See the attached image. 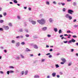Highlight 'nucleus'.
I'll return each instance as SVG.
<instances>
[{"label": "nucleus", "mask_w": 78, "mask_h": 78, "mask_svg": "<svg viewBox=\"0 0 78 78\" xmlns=\"http://www.w3.org/2000/svg\"><path fill=\"white\" fill-rule=\"evenodd\" d=\"M37 22L41 25H44L45 23V20L43 19H41V20H37Z\"/></svg>", "instance_id": "obj_1"}, {"label": "nucleus", "mask_w": 78, "mask_h": 78, "mask_svg": "<svg viewBox=\"0 0 78 78\" xmlns=\"http://www.w3.org/2000/svg\"><path fill=\"white\" fill-rule=\"evenodd\" d=\"M65 17L67 19H69V20H72V17L70 16V14H67L65 15Z\"/></svg>", "instance_id": "obj_2"}, {"label": "nucleus", "mask_w": 78, "mask_h": 78, "mask_svg": "<svg viewBox=\"0 0 78 78\" xmlns=\"http://www.w3.org/2000/svg\"><path fill=\"white\" fill-rule=\"evenodd\" d=\"M74 12L71 9H69L68 10V13L70 14H72V13H73Z\"/></svg>", "instance_id": "obj_3"}, {"label": "nucleus", "mask_w": 78, "mask_h": 78, "mask_svg": "<svg viewBox=\"0 0 78 78\" xmlns=\"http://www.w3.org/2000/svg\"><path fill=\"white\" fill-rule=\"evenodd\" d=\"M76 41L73 38L71 40H70L68 42V44H70L71 42H75V41Z\"/></svg>", "instance_id": "obj_4"}, {"label": "nucleus", "mask_w": 78, "mask_h": 78, "mask_svg": "<svg viewBox=\"0 0 78 78\" xmlns=\"http://www.w3.org/2000/svg\"><path fill=\"white\" fill-rule=\"evenodd\" d=\"M29 21L30 22L32 23L33 25H35V24L36 23V21H34L33 20H29Z\"/></svg>", "instance_id": "obj_5"}, {"label": "nucleus", "mask_w": 78, "mask_h": 78, "mask_svg": "<svg viewBox=\"0 0 78 78\" xmlns=\"http://www.w3.org/2000/svg\"><path fill=\"white\" fill-rule=\"evenodd\" d=\"M61 60L62 61L64 62H66V58H61Z\"/></svg>", "instance_id": "obj_6"}, {"label": "nucleus", "mask_w": 78, "mask_h": 78, "mask_svg": "<svg viewBox=\"0 0 78 78\" xmlns=\"http://www.w3.org/2000/svg\"><path fill=\"white\" fill-rule=\"evenodd\" d=\"M4 28L5 30H9V27L8 26L4 27Z\"/></svg>", "instance_id": "obj_7"}, {"label": "nucleus", "mask_w": 78, "mask_h": 78, "mask_svg": "<svg viewBox=\"0 0 78 78\" xmlns=\"http://www.w3.org/2000/svg\"><path fill=\"white\" fill-rule=\"evenodd\" d=\"M49 20L50 23H51L52 22H53V19L51 18L49 19Z\"/></svg>", "instance_id": "obj_8"}, {"label": "nucleus", "mask_w": 78, "mask_h": 78, "mask_svg": "<svg viewBox=\"0 0 78 78\" xmlns=\"http://www.w3.org/2000/svg\"><path fill=\"white\" fill-rule=\"evenodd\" d=\"M52 76L53 77H55L56 76V73H53L52 74Z\"/></svg>", "instance_id": "obj_9"}, {"label": "nucleus", "mask_w": 78, "mask_h": 78, "mask_svg": "<svg viewBox=\"0 0 78 78\" xmlns=\"http://www.w3.org/2000/svg\"><path fill=\"white\" fill-rule=\"evenodd\" d=\"M34 48H35L36 49H37L38 48V47L36 45H35L34 46Z\"/></svg>", "instance_id": "obj_10"}, {"label": "nucleus", "mask_w": 78, "mask_h": 78, "mask_svg": "<svg viewBox=\"0 0 78 78\" xmlns=\"http://www.w3.org/2000/svg\"><path fill=\"white\" fill-rule=\"evenodd\" d=\"M42 30L43 31H45V30H47V27H43L42 29Z\"/></svg>", "instance_id": "obj_11"}, {"label": "nucleus", "mask_w": 78, "mask_h": 78, "mask_svg": "<svg viewBox=\"0 0 78 78\" xmlns=\"http://www.w3.org/2000/svg\"><path fill=\"white\" fill-rule=\"evenodd\" d=\"M19 45H20L19 42H17L16 44V47H19Z\"/></svg>", "instance_id": "obj_12"}, {"label": "nucleus", "mask_w": 78, "mask_h": 78, "mask_svg": "<svg viewBox=\"0 0 78 78\" xmlns=\"http://www.w3.org/2000/svg\"><path fill=\"white\" fill-rule=\"evenodd\" d=\"M34 78H39V76L37 75H36L34 76Z\"/></svg>", "instance_id": "obj_13"}, {"label": "nucleus", "mask_w": 78, "mask_h": 78, "mask_svg": "<svg viewBox=\"0 0 78 78\" xmlns=\"http://www.w3.org/2000/svg\"><path fill=\"white\" fill-rule=\"evenodd\" d=\"M54 30L55 32H57V31H58V29L56 28H54Z\"/></svg>", "instance_id": "obj_14"}, {"label": "nucleus", "mask_w": 78, "mask_h": 78, "mask_svg": "<svg viewBox=\"0 0 78 78\" xmlns=\"http://www.w3.org/2000/svg\"><path fill=\"white\" fill-rule=\"evenodd\" d=\"M55 66L56 68H58V67H59V66L58 64L55 65Z\"/></svg>", "instance_id": "obj_15"}, {"label": "nucleus", "mask_w": 78, "mask_h": 78, "mask_svg": "<svg viewBox=\"0 0 78 78\" xmlns=\"http://www.w3.org/2000/svg\"><path fill=\"white\" fill-rule=\"evenodd\" d=\"M28 70H26L25 71V75H27V74L28 73Z\"/></svg>", "instance_id": "obj_16"}, {"label": "nucleus", "mask_w": 78, "mask_h": 78, "mask_svg": "<svg viewBox=\"0 0 78 78\" xmlns=\"http://www.w3.org/2000/svg\"><path fill=\"white\" fill-rule=\"evenodd\" d=\"M46 4H47V5H50V2H49L48 1H46Z\"/></svg>", "instance_id": "obj_17"}, {"label": "nucleus", "mask_w": 78, "mask_h": 78, "mask_svg": "<svg viewBox=\"0 0 78 78\" xmlns=\"http://www.w3.org/2000/svg\"><path fill=\"white\" fill-rule=\"evenodd\" d=\"M73 5L74 6H76V2H74L73 3Z\"/></svg>", "instance_id": "obj_18"}, {"label": "nucleus", "mask_w": 78, "mask_h": 78, "mask_svg": "<svg viewBox=\"0 0 78 78\" xmlns=\"http://www.w3.org/2000/svg\"><path fill=\"white\" fill-rule=\"evenodd\" d=\"M19 31L20 32H23V29H20Z\"/></svg>", "instance_id": "obj_19"}, {"label": "nucleus", "mask_w": 78, "mask_h": 78, "mask_svg": "<svg viewBox=\"0 0 78 78\" xmlns=\"http://www.w3.org/2000/svg\"><path fill=\"white\" fill-rule=\"evenodd\" d=\"M20 56L21 58H22L23 59L24 58V56L23 55H22L20 54Z\"/></svg>", "instance_id": "obj_20"}, {"label": "nucleus", "mask_w": 78, "mask_h": 78, "mask_svg": "<svg viewBox=\"0 0 78 78\" xmlns=\"http://www.w3.org/2000/svg\"><path fill=\"white\" fill-rule=\"evenodd\" d=\"M16 59H17V60L19 59H20V57L18 56L16 58Z\"/></svg>", "instance_id": "obj_21"}, {"label": "nucleus", "mask_w": 78, "mask_h": 78, "mask_svg": "<svg viewBox=\"0 0 78 78\" xmlns=\"http://www.w3.org/2000/svg\"><path fill=\"white\" fill-rule=\"evenodd\" d=\"M26 51H30L31 50L30 49H29L28 48H26Z\"/></svg>", "instance_id": "obj_22"}, {"label": "nucleus", "mask_w": 78, "mask_h": 78, "mask_svg": "<svg viewBox=\"0 0 78 78\" xmlns=\"http://www.w3.org/2000/svg\"><path fill=\"white\" fill-rule=\"evenodd\" d=\"M21 45H25V42H23L21 43Z\"/></svg>", "instance_id": "obj_23"}, {"label": "nucleus", "mask_w": 78, "mask_h": 78, "mask_svg": "<svg viewBox=\"0 0 78 78\" xmlns=\"http://www.w3.org/2000/svg\"><path fill=\"white\" fill-rule=\"evenodd\" d=\"M13 2L15 3H17V1L16 0H14V1H13Z\"/></svg>", "instance_id": "obj_24"}, {"label": "nucleus", "mask_w": 78, "mask_h": 78, "mask_svg": "<svg viewBox=\"0 0 78 78\" xmlns=\"http://www.w3.org/2000/svg\"><path fill=\"white\" fill-rule=\"evenodd\" d=\"M73 38H76V37H77V36L76 35H73Z\"/></svg>", "instance_id": "obj_25"}, {"label": "nucleus", "mask_w": 78, "mask_h": 78, "mask_svg": "<svg viewBox=\"0 0 78 78\" xmlns=\"http://www.w3.org/2000/svg\"><path fill=\"white\" fill-rule=\"evenodd\" d=\"M70 37H71V35L69 34L68 35V37L67 38L70 39Z\"/></svg>", "instance_id": "obj_26"}, {"label": "nucleus", "mask_w": 78, "mask_h": 78, "mask_svg": "<svg viewBox=\"0 0 78 78\" xmlns=\"http://www.w3.org/2000/svg\"><path fill=\"white\" fill-rule=\"evenodd\" d=\"M25 31H26V32H27V33H28V29H25L24 30Z\"/></svg>", "instance_id": "obj_27"}, {"label": "nucleus", "mask_w": 78, "mask_h": 78, "mask_svg": "<svg viewBox=\"0 0 78 78\" xmlns=\"http://www.w3.org/2000/svg\"><path fill=\"white\" fill-rule=\"evenodd\" d=\"M62 33V31L61 30H59V33L60 34V33Z\"/></svg>", "instance_id": "obj_28"}, {"label": "nucleus", "mask_w": 78, "mask_h": 78, "mask_svg": "<svg viewBox=\"0 0 78 78\" xmlns=\"http://www.w3.org/2000/svg\"><path fill=\"white\" fill-rule=\"evenodd\" d=\"M66 33H71V31H70V30H68L66 31Z\"/></svg>", "instance_id": "obj_29"}, {"label": "nucleus", "mask_w": 78, "mask_h": 78, "mask_svg": "<svg viewBox=\"0 0 78 78\" xmlns=\"http://www.w3.org/2000/svg\"><path fill=\"white\" fill-rule=\"evenodd\" d=\"M61 5H62V6H64V5H65V3H61Z\"/></svg>", "instance_id": "obj_30"}, {"label": "nucleus", "mask_w": 78, "mask_h": 78, "mask_svg": "<svg viewBox=\"0 0 78 78\" xmlns=\"http://www.w3.org/2000/svg\"><path fill=\"white\" fill-rule=\"evenodd\" d=\"M12 43V44H14L15 43V41L14 40H12L11 42Z\"/></svg>", "instance_id": "obj_31"}, {"label": "nucleus", "mask_w": 78, "mask_h": 78, "mask_svg": "<svg viewBox=\"0 0 78 78\" xmlns=\"http://www.w3.org/2000/svg\"><path fill=\"white\" fill-rule=\"evenodd\" d=\"M53 4H54V5H56V4L57 3L56 2H55V1H54L53 2Z\"/></svg>", "instance_id": "obj_32"}, {"label": "nucleus", "mask_w": 78, "mask_h": 78, "mask_svg": "<svg viewBox=\"0 0 78 78\" xmlns=\"http://www.w3.org/2000/svg\"><path fill=\"white\" fill-rule=\"evenodd\" d=\"M9 26H10V27H12V24L11 23H9Z\"/></svg>", "instance_id": "obj_33"}, {"label": "nucleus", "mask_w": 78, "mask_h": 78, "mask_svg": "<svg viewBox=\"0 0 78 78\" xmlns=\"http://www.w3.org/2000/svg\"><path fill=\"white\" fill-rule=\"evenodd\" d=\"M78 27V25H74V27L75 28H77V27Z\"/></svg>", "instance_id": "obj_34"}, {"label": "nucleus", "mask_w": 78, "mask_h": 78, "mask_svg": "<svg viewBox=\"0 0 78 78\" xmlns=\"http://www.w3.org/2000/svg\"><path fill=\"white\" fill-rule=\"evenodd\" d=\"M66 8H63V12H65V11H66Z\"/></svg>", "instance_id": "obj_35"}, {"label": "nucleus", "mask_w": 78, "mask_h": 78, "mask_svg": "<svg viewBox=\"0 0 78 78\" xmlns=\"http://www.w3.org/2000/svg\"><path fill=\"white\" fill-rule=\"evenodd\" d=\"M63 42L65 44H67V42H68V41H64Z\"/></svg>", "instance_id": "obj_36"}, {"label": "nucleus", "mask_w": 78, "mask_h": 78, "mask_svg": "<svg viewBox=\"0 0 78 78\" xmlns=\"http://www.w3.org/2000/svg\"><path fill=\"white\" fill-rule=\"evenodd\" d=\"M4 22L3 20H0V23H3Z\"/></svg>", "instance_id": "obj_37"}, {"label": "nucleus", "mask_w": 78, "mask_h": 78, "mask_svg": "<svg viewBox=\"0 0 78 78\" xmlns=\"http://www.w3.org/2000/svg\"><path fill=\"white\" fill-rule=\"evenodd\" d=\"M44 61H45V59L43 58L41 59V62H44Z\"/></svg>", "instance_id": "obj_38"}, {"label": "nucleus", "mask_w": 78, "mask_h": 78, "mask_svg": "<svg viewBox=\"0 0 78 78\" xmlns=\"http://www.w3.org/2000/svg\"><path fill=\"white\" fill-rule=\"evenodd\" d=\"M26 37H28L29 36H30V35L28 34H26Z\"/></svg>", "instance_id": "obj_39"}, {"label": "nucleus", "mask_w": 78, "mask_h": 78, "mask_svg": "<svg viewBox=\"0 0 78 78\" xmlns=\"http://www.w3.org/2000/svg\"><path fill=\"white\" fill-rule=\"evenodd\" d=\"M9 68H10L11 69H14V67L12 66H10L9 67Z\"/></svg>", "instance_id": "obj_40"}, {"label": "nucleus", "mask_w": 78, "mask_h": 78, "mask_svg": "<svg viewBox=\"0 0 78 78\" xmlns=\"http://www.w3.org/2000/svg\"><path fill=\"white\" fill-rule=\"evenodd\" d=\"M17 18H18V19H20V17L19 16H17Z\"/></svg>", "instance_id": "obj_41"}, {"label": "nucleus", "mask_w": 78, "mask_h": 78, "mask_svg": "<svg viewBox=\"0 0 78 78\" xmlns=\"http://www.w3.org/2000/svg\"><path fill=\"white\" fill-rule=\"evenodd\" d=\"M9 73H10V72L9 71H8L7 72V74H8V75H9Z\"/></svg>", "instance_id": "obj_42"}, {"label": "nucleus", "mask_w": 78, "mask_h": 78, "mask_svg": "<svg viewBox=\"0 0 78 78\" xmlns=\"http://www.w3.org/2000/svg\"><path fill=\"white\" fill-rule=\"evenodd\" d=\"M9 72H10V73H13V72H14V71H12V70H10L9 71Z\"/></svg>", "instance_id": "obj_43"}, {"label": "nucleus", "mask_w": 78, "mask_h": 78, "mask_svg": "<svg viewBox=\"0 0 78 78\" xmlns=\"http://www.w3.org/2000/svg\"><path fill=\"white\" fill-rule=\"evenodd\" d=\"M72 65V63H69L68 64V66H70Z\"/></svg>", "instance_id": "obj_44"}, {"label": "nucleus", "mask_w": 78, "mask_h": 78, "mask_svg": "<svg viewBox=\"0 0 78 78\" xmlns=\"http://www.w3.org/2000/svg\"><path fill=\"white\" fill-rule=\"evenodd\" d=\"M49 58H52V55H50L49 56Z\"/></svg>", "instance_id": "obj_45"}, {"label": "nucleus", "mask_w": 78, "mask_h": 78, "mask_svg": "<svg viewBox=\"0 0 78 78\" xmlns=\"http://www.w3.org/2000/svg\"><path fill=\"white\" fill-rule=\"evenodd\" d=\"M20 38V36H18L16 37V39H18V38Z\"/></svg>", "instance_id": "obj_46"}, {"label": "nucleus", "mask_w": 78, "mask_h": 78, "mask_svg": "<svg viewBox=\"0 0 78 78\" xmlns=\"http://www.w3.org/2000/svg\"><path fill=\"white\" fill-rule=\"evenodd\" d=\"M24 73V71H23L22 72V75H23Z\"/></svg>", "instance_id": "obj_47"}, {"label": "nucleus", "mask_w": 78, "mask_h": 78, "mask_svg": "<svg viewBox=\"0 0 78 78\" xmlns=\"http://www.w3.org/2000/svg\"><path fill=\"white\" fill-rule=\"evenodd\" d=\"M3 28H0V31H3Z\"/></svg>", "instance_id": "obj_48"}, {"label": "nucleus", "mask_w": 78, "mask_h": 78, "mask_svg": "<svg viewBox=\"0 0 78 78\" xmlns=\"http://www.w3.org/2000/svg\"><path fill=\"white\" fill-rule=\"evenodd\" d=\"M3 15L4 16H5L6 15V12H5L4 13Z\"/></svg>", "instance_id": "obj_49"}, {"label": "nucleus", "mask_w": 78, "mask_h": 78, "mask_svg": "<svg viewBox=\"0 0 78 78\" xmlns=\"http://www.w3.org/2000/svg\"><path fill=\"white\" fill-rule=\"evenodd\" d=\"M65 62H61V64H64Z\"/></svg>", "instance_id": "obj_50"}, {"label": "nucleus", "mask_w": 78, "mask_h": 78, "mask_svg": "<svg viewBox=\"0 0 78 78\" xmlns=\"http://www.w3.org/2000/svg\"><path fill=\"white\" fill-rule=\"evenodd\" d=\"M57 78H59V77H60V76L59 75H57Z\"/></svg>", "instance_id": "obj_51"}, {"label": "nucleus", "mask_w": 78, "mask_h": 78, "mask_svg": "<svg viewBox=\"0 0 78 78\" xmlns=\"http://www.w3.org/2000/svg\"><path fill=\"white\" fill-rule=\"evenodd\" d=\"M48 37H51V35H50L48 34Z\"/></svg>", "instance_id": "obj_52"}, {"label": "nucleus", "mask_w": 78, "mask_h": 78, "mask_svg": "<svg viewBox=\"0 0 78 78\" xmlns=\"http://www.w3.org/2000/svg\"><path fill=\"white\" fill-rule=\"evenodd\" d=\"M49 51H53V49H50V50H49Z\"/></svg>", "instance_id": "obj_53"}, {"label": "nucleus", "mask_w": 78, "mask_h": 78, "mask_svg": "<svg viewBox=\"0 0 78 78\" xmlns=\"http://www.w3.org/2000/svg\"><path fill=\"white\" fill-rule=\"evenodd\" d=\"M28 9L29 11H31V9L30 7H29L28 8Z\"/></svg>", "instance_id": "obj_54"}, {"label": "nucleus", "mask_w": 78, "mask_h": 78, "mask_svg": "<svg viewBox=\"0 0 78 78\" xmlns=\"http://www.w3.org/2000/svg\"><path fill=\"white\" fill-rule=\"evenodd\" d=\"M71 51L72 52H73V51H74V49H71Z\"/></svg>", "instance_id": "obj_55"}, {"label": "nucleus", "mask_w": 78, "mask_h": 78, "mask_svg": "<svg viewBox=\"0 0 78 78\" xmlns=\"http://www.w3.org/2000/svg\"><path fill=\"white\" fill-rule=\"evenodd\" d=\"M64 36H69V35H67V34H65L64 35Z\"/></svg>", "instance_id": "obj_56"}, {"label": "nucleus", "mask_w": 78, "mask_h": 78, "mask_svg": "<svg viewBox=\"0 0 78 78\" xmlns=\"http://www.w3.org/2000/svg\"><path fill=\"white\" fill-rule=\"evenodd\" d=\"M76 21V19L74 20L73 22H75Z\"/></svg>", "instance_id": "obj_57"}, {"label": "nucleus", "mask_w": 78, "mask_h": 78, "mask_svg": "<svg viewBox=\"0 0 78 78\" xmlns=\"http://www.w3.org/2000/svg\"><path fill=\"white\" fill-rule=\"evenodd\" d=\"M0 73H1V74H3V72L2 71H0Z\"/></svg>", "instance_id": "obj_58"}, {"label": "nucleus", "mask_w": 78, "mask_h": 78, "mask_svg": "<svg viewBox=\"0 0 78 78\" xmlns=\"http://www.w3.org/2000/svg\"><path fill=\"white\" fill-rule=\"evenodd\" d=\"M4 51L5 53H6L7 52V51L6 50H4Z\"/></svg>", "instance_id": "obj_59"}, {"label": "nucleus", "mask_w": 78, "mask_h": 78, "mask_svg": "<svg viewBox=\"0 0 78 78\" xmlns=\"http://www.w3.org/2000/svg\"><path fill=\"white\" fill-rule=\"evenodd\" d=\"M50 55V53H48L46 54V55Z\"/></svg>", "instance_id": "obj_60"}, {"label": "nucleus", "mask_w": 78, "mask_h": 78, "mask_svg": "<svg viewBox=\"0 0 78 78\" xmlns=\"http://www.w3.org/2000/svg\"><path fill=\"white\" fill-rule=\"evenodd\" d=\"M62 36H63V35H61L60 36V37H62Z\"/></svg>", "instance_id": "obj_61"}, {"label": "nucleus", "mask_w": 78, "mask_h": 78, "mask_svg": "<svg viewBox=\"0 0 78 78\" xmlns=\"http://www.w3.org/2000/svg\"><path fill=\"white\" fill-rule=\"evenodd\" d=\"M46 48H48V47H49V46L48 45H46Z\"/></svg>", "instance_id": "obj_62"}, {"label": "nucleus", "mask_w": 78, "mask_h": 78, "mask_svg": "<svg viewBox=\"0 0 78 78\" xmlns=\"http://www.w3.org/2000/svg\"><path fill=\"white\" fill-rule=\"evenodd\" d=\"M60 75H62L63 73H62V72H60Z\"/></svg>", "instance_id": "obj_63"}, {"label": "nucleus", "mask_w": 78, "mask_h": 78, "mask_svg": "<svg viewBox=\"0 0 78 78\" xmlns=\"http://www.w3.org/2000/svg\"><path fill=\"white\" fill-rule=\"evenodd\" d=\"M76 45H77V46H78V43H76Z\"/></svg>", "instance_id": "obj_64"}]
</instances>
